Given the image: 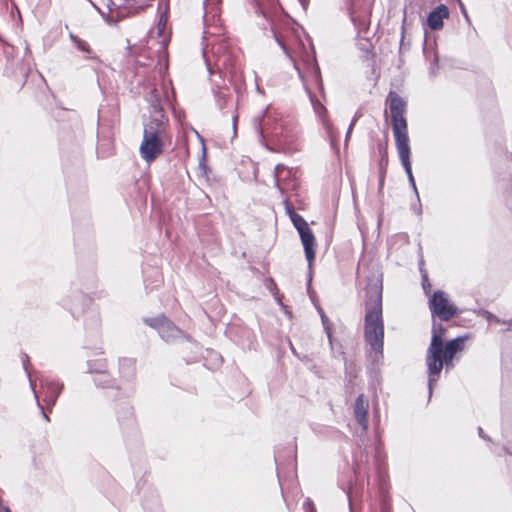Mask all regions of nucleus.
Segmentation results:
<instances>
[{
    "label": "nucleus",
    "mask_w": 512,
    "mask_h": 512,
    "mask_svg": "<svg viewBox=\"0 0 512 512\" xmlns=\"http://www.w3.org/2000/svg\"><path fill=\"white\" fill-rule=\"evenodd\" d=\"M364 336L369 357L378 361L383 353L384 324L382 318V287L374 283L367 287Z\"/></svg>",
    "instance_id": "f257e3e1"
},
{
    "label": "nucleus",
    "mask_w": 512,
    "mask_h": 512,
    "mask_svg": "<svg viewBox=\"0 0 512 512\" xmlns=\"http://www.w3.org/2000/svg\"><path fill=\"white\" fill-rule=\"evenodd\" d=\"M387 103L390 109L392 130L399 159L404 167L412 188L418 196L411 168V150L409 145L407 120L405 118L406 102L397 93L391 91L387 97Z\"/></svg>",
    "instance_id": "f03ea898"
},
{
    "label": "nucleus",
    "mask_w": 512,
    "mask_h": 512,
    "mask_svg": "<svg viewBox=\"0 0 512 512\" xmlns=\"http://www.w3.org/2000/svg\"><path fill=\"white\" fill-rule=\"evenodd\" d=\"M444 329L441 325L433 324L432 339L428 348L426 362L429 373V393H432L434 384L439 378V374L445 365L447 369L453 367V358L455 354L464 347V338L458 337L446 343L443 348L442 334Z\"/></svg>",
    "instance_id": "7ed1b4c3"
},
{
    "label": "nucleus",
    "mask_w": 512,
    "mask_h": 512,
    "mask_svg": "<svg viewBox=\"0 0 512 512\" xmlns=\"http://www.w3.org/2000/svg\"><path fill=\"white\" fill-rule=\"evenodd\" d=\"M169 141L167 118L162 109L155 106L153 115L144 123L143 139L139 147L141 158L148 164L152 163L163 153Z\"/></svg>",
    "instance_id": "20e7f679"
},
{
    "label": "nucleus",
    "mask_w": 512,
    "mask_h": 512,
    "mask_svg": "<svg viewBox=\"0 0 512 512\" xmlns=\"http://www.w3.org/2000/svg\"><path fill=\"white\" fill-rule=\"evenodd\" d=\"M291 220L293 222L294 227L297 229L301 242L304 247V252L306 259L308 261L309 267L312 266V263L315 259V237L312 230L309 228L308 223L298 214H293L291 216Z\"/></svg>",
    "instance_id": "39448f33"
},
{
    "label": "nucleus",
    "mask_w": 512,
    "mask_h": 512,
    "mask_svg": "<svg viewBox=\"0 0 512 512\" xmlns=\"http://www.w3.org/2000/svg\"><path fill=\"white\" fill-rule=\"evenodd\" d=\"M429 308L433 315L447 321L457 314V308L451 304L443 291H436L429 300Z\"/></svg>",
    "instance_id": "423d86ee"
},
{
    "label": "nucleus",
    "mask_w": 512,
    "mask_h": 512,
    "mask_svg": "<svg viewBox=\"0 0 512 512\" xmlns=\"http://www.w3.org/2000/svg\"><path fill=\"white\" fill-rule=\"evenodd\" d=\"M145 322L157 329L159 335L166 342H170L181 335V331L165 316H161L158 318L146 319Z\"/></svg>",
    "instance_id": "0eeeda50"
},
{
    "label": "nucleus",
    "mask_w": 512,
    "mask_h": 512,
    "mask_svg": "<svg viewBox=\"0 0 512 512\" xmlns=\"http://www.w3.org/2000/svg\"><path fill=\"white\" fill-rule=\"evenodd\" d=\"M315 114L319 117L324 129L330 138L332 144L337 140V130L328 118V112L325 106L318 100L311 98Z\"/></svg>",
    "instance_id": "6e6552de"
},
{
    "label": "nucleus",
    "mask_w": 512,
    "mask_h": 512,
    "mask_svg": "<svg viewBox=\"0 0 512 512\" xmlns=\"http://www.w3.org/2000/svg\"><path fill=\"white\" fill-rule=\"evenodd\" d=\"M41 390L43 401L48 406H53L62 390V385L48 378H41Z\"/></svg>",
    "instance_id": "1a4fd4ad"
},
{
    "label": "nucleus",
    "mask_w": 512,
    "mask_h": 512,
    "mask_svg": "<svg viewBox=\"0 0 512 512\" xmlns=\"http://www.w3.org/2000/svg\"><path fill=\"white\" fill-rule=\"evenodd\" d=\"M448 17V8L445 5L441 4L429 13L427 18V24L432 30L437 31L442 29L444 19H447Z\"/></svg>",
    "instance_id": "9d476101"
},
{
    "label": "nucleus",
    "mask_w": 512,
    "mask_h": 512,
    "mask_svg": "<svg viewBox=\"0 0 512 512\" xmlns=\"http://www.w3.org/2000/svg\"><path fill=\"white\" fill-rule=\"evenodd\" d=\"M292 172L290 169L286 168L282 164H278L275 167V185L278 190L284 194L290 188H294L295 184H290L288 182V178L291 176Z\"/></svg>",
    "instance_id": "9b49d317"
},
{
    "label": "nucleus",
    "mask_w": 512,
    "mask_h": 512,
    "mask_svg": "<svg viewBox=\"0 0 512 512\" xmlns=\"http://www.w3.org/2000/svg\"><path fill=\"white\" fill-rule=\"evenodd\" d=\"M369 404L368 401L364 398V395H359L356 398L355 404H354V416L359 423V425L362 427L363 431H367L368 429V419H367V413H368Z\"/></svg>",
    "instance_id": "f8f14e48"
},
{
    "label": "nucleus",
    "mask_w": 512,
    "mask_h": 512,
    "mask_svg": "<svg viewBox=\"0 0 512 512\" xmlns=\"http://www.w3.org/2000/svg\"><path fill=\"white\" fill-rule=\"evenodd\" d=\"M89 372L90 373H98L100 374L99 378H96L94 381L96 385L102 387H109L111 385L110 377L105 374L106 371V363L103 359L96 360L95 363L92 361L88 362Z\"/></svg>",
    "instance_id": "ddd939ff"
},
{
    "label": "nucleus",
    "mask_w": 512,
    "mask_h": 512,
    "mask_svg": "<svg viewBox=\"0 0 512 512\" xmlns=\"http://www.w3.org/2000/svg\"><path fill=\"white\" fill-rule=\"evenodd\" d=\"M222 0H205L204 2V8H205V15H204V21L207 23L209 21V18L211 17L214 19L215 17L219 16V6L221 4Z\"/></svg>",
    "instance_id": "4468645a"
},
{
    "label": "nucleus",
    "mask_w": 512,
    "mask_h": 512,
    "mask_svg": "<svg viewBox=\"0 0 512 512\" xmlns=\"http://www.w3.org/2000/svg\"><path fill=\"white\" fill-rule=\"evenodd\" d=\"M425 57L431 61V65L434 66L438 62V55L433 48L424 47ZM431 71L434 73V67H431Z\"/></svg>",
    "instance_id": "2eb2a0df"
},
{
    "label": "nucleus",
    "mask_w": 512,
    "mask_h": 512,
    "mask_svg": "<svg viewBox=\"0 0 512 512\" xmlns=\"http://www.w3.org/2000/svg\"><path fill=\"white\" fill-rule=\"evenodd\" d=\"M70 38L73 41V43L76 45V47L83 51V52H89V45L84 40L78 38L77 36L70 34Z\"/></svg>",
    "instance_id": "dca6fc26"
},
{
    "label": "nucleus",
    "mask_w": 512,
    "mask_h": 512,
    "mask_svg": "<svg viewBox=\"0 0 512 512\" xmlns=\"http://www.w3.org/2000/svg\"><path fill=\"white\" fill-rule=\"evenodd\" d=\"M275 39H276L277 43L279 44V46L283 49V51L285 52V54H286L288 57L292 58V57H291V55L289 54V51H288V48H287V46H286L285 42H284V41L282 40V38H281L279 35H277L276 33H275Z\"/></svg>",
    "instance_id": "f3484780"
},
{
    "label": "nucleus",
    "mask_w": 512,
    "mask_h": 512,
    "mask_svg": "<svg viewBox=\"0 0 512 512\" xmlns=\"http://www.w3.org/2000/svg\"><path fill=\"white\" fill-rule=\"evenodd\" d=\"M120 366H121V369H123L124 367H126L127 369H129L131 371V373L134 372V363L132 360L130 359H124L121 361L120 363Z\"/></svg>",
    "instance_id": "a211bd4d"
},
{
    "label": "nucleus",
    "mask_w": 512,
    "mask_h": 512,
    "mask_svg": "<svg viewBox=\"0 0 512 512\" xmlns=\"http://www.w3.org/2000/svg\"><path fill=\"white\" fill-rule=\"evenodd\" d=\"M237 120H238V116H237V115H234V116H233V134H234V136L236 135V125H237Z\"/></svg>",
    "instance_id": "6ab92c4d"
},
{
    "label": "nucleus",
    "mask_w": 512,
    "mask_h": 512,
    "mask_svg": "<svg viewBox=\"0 0 512 512\" xmlns=\"http://www.w3.org/2000/svg\"><path fill=\"white\" fill-rule=\"evenodd\" d=\"M357 120H358V115H355V116L353 117V119H352V121H351L350 125H349V129H350V130H353V128H354V126H355V124H356Z\"/></svg>",
    "instance_id": "aec40b11"
},
{
    "label": "nucleus",
    "mask_w": 512,
    "mask_h": 512,
    "mask_svg": "<svg viewBox=\"0 0 512 512\" xmlns=\"http://www.w3.org/2000/svg\"><path fill=\"white\" fill-rule=\"evenodd\" d=\"M306 505L308 506L307 512H315V508L309 500L307 501Z\"/></svg>",
    "instance_id": "412c9836"
},
{
    "label": "nucleus",
    "mask_w": 512,
    "mask_h": 512,
    "mask_svg": "<svg viewBox=\"0 0 512 512\" xmlns=\"http://www.w3.org/2000/svg\"><path fill=\"white\" fill-rule=\"evenodd\" d=\"M351 133H352V130H350V129L348 128L347 133H346V136H345V146H347V144H348V141H349V138H350Z\"/></svg>",
    "instance_id": "4be33fe9"
},
{
    "label": "nucleus",
    "mask_w": 512,
    "mask_h": 512,
    "mask_svg": "<svg viewBox=\"0 0 512 512\" xmlns=\"http://www.w3.org/2000/svg\"><path fill=\"white\" fill-rule=\"evenodd\" d=\"M165 22H166V18H165V16H164V15H161L160 20H159V25H163V26H164V25H165Z\"/></svg>",
    "instance_id": "5701e85b"
},
{
    "label": "nucleus",
    "mask_w": 512,
    "mask_h": 512,
    "mask_svg": "<svg viewBox=\"0 0 512 512\" xmlns=\"http://www.w3.org/2000/svg\"><path fill=\"white\" fill-rule=\"evenodd\" d=\"M479 436L486 439V436L483 435V429L481 427L478 428Z\"/></svg>",
    "instance_id": "b1692460"
},
{
    "label": "nucleus",
    "mask_w": 512,
    "mask_h": 512,
    "mask_svg": "<svg viewBox=\"0 0 512 512\" xmlns=\"http://www.w3.org/2000/svg\"><path fill=\"white\" fill-rule=\"evenodd\" d=\"M38 405H39V407H41V409H42V413H43L44 418H45L47 421H49V418H48L47 414L43 411V407L40 405V403H39V402H38Z\"/></svg>",
    "instance_id": "393cba45"
},
{
    "label": "nucleus",
    "mask_w": 512,
    "mask_h": 512,
    "mask_svg": "<svg viewBox=\"0 0 512 512\" xmlns=\"http://www.w3.org/2000/svg\"><path fill=\"white\" fill-rule=\"evenodd\" d=\"M314 70H315L316 75H317V76H319V75H318V74H319V69H318V67H314Z\"/></svg>",
    "instance_id": "a878e982"
},
{
    "label": "nucleus",
    "mask_w": 512,
    "mask_h": 512,
    "mask_svg": "<svg viewBox=\"0 0 512 512\" xmlns=\"http://www.w3.org/2000/svg\"><path fill=\"white\" fill-rule=\"evenodd\" d=\"M321 319H322L323 323L325 324V316L323 313H321Z\"/></svg>",
    "instance_id": "bb28decb"
},
{
    "label": "nucleus",
    "mask_w": 512,
    "mask_h": 512,
    "mask_svg": "<svg viewBox=\"0 0 512 512\" xmlns=\"http://www.w3.org/2000/svg\"><path fill=\"white\" fill-rule=\"evenodd\" d=\"M426 286H428V283H423V288L426 289Z\"/></svg>",
    "instance_id": "cd10ccee"
},
{
    "label": "nucleus",
    "mask_w": 512,
    "mask_h": 512,
    "mask_svg": "<svg viewBox=\"0 0 512 512\" xmlns=\"http://www.w3.org/2000/svg\"><path fill=\"white\" fill-rule=\"evenodd\" d=\"M426 286H428V283H423V288L426 289Z\"/></svg>",
    "instance_id": "c85d7f7f"
},
{
    "label": "nucleus",
    "mask_w": 512,
    "mask_h": 512,
    "mask_svg": "<svg viewBox=\"0 0 512 512\" xmlns=\"http://www.w3.org/2000/svg\"><path fill=\"white\" fill-rule=\"evenodd\" d=\"M30 384H31V386H32V388H33V387H34V384H33V381H32V379H31V378H30Z\"/></svg>",
    "instance_id": "c756f323"
},
{
    "label": "nucleus",
    "mask_w": 512,
    "mask_h": 512,
    "mask_svg": "<svg viewBox=\"0 0 512 512\" xmlns=\"http://www.w3.org/2000/svg\"><path fill=\"white\" fill-rule=\"evenodd\" d=\"M6 512H10V511L7 509Z\"/></svg>",
    "instance_id": "7c9ffc66"
}]
</instances>
